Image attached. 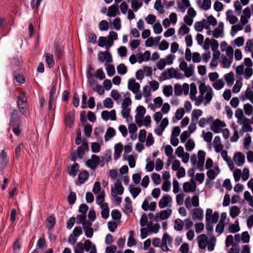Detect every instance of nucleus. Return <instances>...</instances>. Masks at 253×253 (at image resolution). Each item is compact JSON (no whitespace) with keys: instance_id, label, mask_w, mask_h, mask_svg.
<instances>
[{"instance_id":"nucleus-1","label":"nucleus","mask_w":253,"mask_h":253,"mask_svg":"<svg viewBox=\"0 0 253 253\" xmlns=\"http://www.w3.org/2000/svg\"><path fill=\"white\" fill-rule=\"evenodd\" d=\"M172 78L183 79L184 78V76L178 70H175L173 68L171 67L165 70L162 73L159 78V81H163Z\"/></svg>"},{"instance_id":"nucleus-2","label":"nucleus","mask_w":253,"mask_h":253,"mask_svg":"<svg viewBox=\"0 0 253 253\" xmlns=\"http://www.w3.org/2000/svg\"><path fill=\"white\" fill-rule=\"evenodd\" d=\"M27 97L24 93H21L18 97L17 105L19 111L24 115L26 113L27 108Z\"/></svg>"},{"instance_id":"nucleus-3","label":"nucleus","mask_w":253,"mask_h":253,"mask_svg":"<svg viewBox=\"0 0 253 253\" xmlns=\"http://www.w3.org/2000/svg\"><path fill=\"white\" fill-rule=\"evenodd\" d=\"M172 212L170 209H167L166 210H163L160 212L156 214L154 218V221L158 222L160 219L165 220L169 217Z\"/></svg>"},{"instance_id":"nucleus-4","label":"nucleus","mask_w":253,"mask_h":253,"mask_svg":"<svg viewBox=\"0 0 253 253\" xmlns=\"http://www.w3.org/2000/svg\"><path fill=\"white\" fill-rule=\"evenodd\" d=\"M98 59L101 63L104 61H106L107 63H111L113 61L111 53L107 50L99 52L98 54Z\"/></svg>"},{"instance_id":"nucleus-5","label":"nucleus","mask_w":253,"mask_h":253,"mask_svg":"<svg viewBox=\"0 0 253 253\" xmlns=\"http://www.w3.org/2000/svg\"><path fill=\"white\" fill-rule=\"evenodd\" d=\"M100 161V158L95 155H92L91 159L88 160L86 162V166L92 169H95L98 165Z\"/></svg>"},{"instance_id":"nucleus-6","label":"nucleus","mask_w":253,"mask_h":253,"mask_svg":"<svg viewBox=\"0 0 253 253\" xmlns=\"http://www.w3.org/2000/svg\"><path fill=\"white\" fill-rule=\"evenodd\" d=\"M88 149H89V147H88V145L87 142L86 141H84V140L83 141V143L81 145V146H79L78 147V149L77 150L78 157L80 159H82L85 154V152L86 151H87L88 150Z\"/></svg>"},{"instance_id":"nucleus-7","label":"nucleus","mask_w":253,"mask_h":253,"mask_svg":"<svg viewBox=\"0 0 253 253\" xmlns=\"http://www.w3.org/2000/svg\"><path fill=\"white\" fill-rule=\"evenodd\" d=\"M140 84L135 82L134 79H131L128 80L127 88L133 93H137L140 89Z\"/></svg>"},{"instance_id":"nucleus-8","label":"nucleus","mask_w":253,"mask_h":253,"mask_svg":"<svg viewBox=\"0 0 253 253\" xmlns=\"http://www.w3.org/2000/svg\"><path fill=\"white\" fill-rule=\"evenodd\" d=\"M102 118L105 121L110 119L112 121L117 120L116 111L115 110H111L110 112L107 110L103 111L101 113Z\"/></svg>"},{"instance_id":"nucleus-9","label":"nucleus","mask_w":253,"mask_h":253,"mask_svg":"<svg viewBox=\"0 0 253 253\" xmlns=\"http://www.w3.org/2000/svg\"><path fill=\"white\" fill-rule=\"evenodd\" d=\"M168 124L169 120L168 118H165L163 119L161 122L160 125L155 130V132L156 134L161 136Z\"/></svg>"},{"instance_id":"nucleus-10","label":"nucleus","mask_w":253,"mask_h":253,"mask_svg":"<svg viewBox=\"0 0 253 253\" xmlns=\"http://www.w3.org/2000/svg\"><path fill=\"white\" fill-rule=\"evenodd\" d=\"M196 188V184L194 180H191L190 182H185L183 185V191L186 193L194 192L195 191Z\"/></svg>"},{"instance_id":"nucleus-11","label":"nucleus","mask_w":253,"mask_h":253,"mask_svg":"<svg viewBox=\"0 0 253 253\" xmlns=\"http://www.w3.org/2000/svg\"><path fill=\"white\" fill-rule=\"evenodd\" d=\"M208 22L203 19L201 21L196 22L194 24L195 29L197 32H202L204 28L208 30Z\"/></svg>"},{"instance_id":"nucleus-12","label":"nucleus","mask_w":253,"mask_h":253,"mask_svg":"<svg viewBox=\"0 0 253 253\" xmlns=\"http://www.w3.org/2000/svg\"><path fill=\"white\" fill-rule=\"evenodd\" d=\"M192 212V217L193 220L201 221L203 219V211L201 209H194Z\"/></svg>"},{"instance_id":"nucleus-13","label":"nucleus","mask_w":253,"mask_h":253,"mask_svg":"<svg viewBox=\"0 0 253 253\" xmlns=\"http://www.w3.org/2000/svg\"><path fill=\"white\" fill-rule=\"evenodd\" d=\"M84 248L86 252H89V253H97L95 245L89 240L85 241Z\"/></svg>"},{"instance_id":"nucleus-14","label":"nucleus","mask_w":253,"mask_h":253,"mask_svg":"<svg viewBox=\"0 0 253 253\" xmlns=\"http://www.w3.org/2000/svg\"><path fill=\"white\" fill-rule=\"evenodd\" d=\"M206 153L204 151L200 150L198 153V161L197 162L198 167L200 168L201 171L204 170L203 166L204 165Z\"/></svg>"},{"instance_id":"nucleus-15","label":"nucleus","mask_w":253,"mask_h":253,"mask_svg":"<svg viewBox=\"0 0 253 253\" xmlns=\"http://www.w3.org/2000/svg\"><path fill=\"white\" fill-rule=\"evenodd\" d=\"M234 161L236 165L241 166L245 163V156L242 153L237 152L234 155Z\"/></svg>"},{"instance_id":"nucleus-16","label":"nucleus","mask_w":253,"mask_h":253,"mask_svg":"<svg viewBox=\"0 0 253 253\" xmlns=\"http://www.w3.org/2000/svg\"><path fill=\"white\" fill-rule=\"evenodd\" d=\"M9 161L8 157L4 150H2L0 153V169H3L7 165Z\"/></svg>"},{"instance_id":"nucleus-17","label":"nucleus","mask_w":253,"mask_h":253,"mask_svg":"<svg viewBox=\"0 0 253 253\" xmlns=\"http://www.w3.org/2000/svg\"><path fill=\"white\" fill-rule=\"evenodd\" d=\"M171 202V197L169 195H166L160 199L159 202V206L160 208L163 209L166 208Z\"/></svg>"},{"instance_id":"nucleus-18","label":"nucleus","mask_w":253,"mask_h":253,"mask_svg":"<svg viewBox=\"0 0 253 253\" xmlns=\"http://www.w3.org/2000/svg\"><path fill=\"white\" fill-rule=\"evenodd\" d=\"M79 165L77 163H74L71 166L68 168L67 172L69 174L74 177L77 175L79 171Z\"/></svg>"},{"instance_id":"nucleus-19","label":"nucleus","mask_w":253,"mask_h":253,"mask_svg":"<svg viewBox=\"0 0 253 253\" xmlns=\"http://www.w3.org/2000/svg\"><path fill=\"white\" fill-rule=\"evenodd\" d=\"M74 113L72 112H68L65 116L64 121L66 125L70 127H72L73 122L74 121Z\"/></svg>"},{"instance_id":"nucleus-20","label":"nucleus","mask_w":253,"mask_h":253,"mask_svg":"<svg viewBox=\"0 0 253 253\" xmlns=\"http://www.w3.org/2000/svg\"><path fill=\"white\" fill-rule=\"evenodd\" d=\"M208 237L205 234H201L198 236V246L200 249H205L207 246Z\"/></svg>"},{"instance_id":"nucleus-21","label":"nucleus","mask_w":253,"mask_h":253,"mask_svg":"<svg viewBox=\"0 0 253 253\" xmlns=\"http://www.w3.org/2000/svg\"><path fill=\"white\" fill-rule=\"evenodd\" d=\"M89 176V173L86 170L81 171L78 177V180L80 184H83Z\"/></svg>"},{"instance_id":"nucleus-22","label":"nucleus","mask_w":253,"mask_h":253,"mask_svg":"<svg viewBox=\"0 0 253 253\" xmlns=\"http://www.w3.org/2000/svg\"><path fill=\"white\" fill-rule=\"evenodd\" d=\"M101 208L102 209L101 212L102 217L104 219H107L109 216V213L108 204L104 203L101 205Z\"/></svg>"},{"instance_id":"nucleus-23","label":"nucleus","mask_w":253,"mask_h":253,"mask_svg":"<svg viewBox=\"0 0 253 253\" xmlns=\"http://www.w3.org/2000/svg\"><path fill=\"white\" fill-rule=\"evenodd\" d=\"M119 11V7L117 5H113L108 8L107 15L109 17H115Z\"/></svg>"},{"instance_id":"nucleus-24","label":"nucleus","mask_w":253,"mask_h":253,"mask_svg":"<svg viewBox=\"0 0 253 253\" xmlns=\"http://www.w3.org/2000/svg\"><path fill=\"white\" fill-rule=\"evenodd\" d=\"M116 192L117 195H121L123 194L124 192V187L121 184V183L119 182V180L118 179L117 182H115L114 184V188H113Z\"/></svg>"},{"instance_id":"nucleus-25","label":"nucleus","mask_w":253,"mask_h":253,"mask_svg":"<svg viewBox=\"0 0 253 253\" xmlns=\"http://www.w3.org/2000/svg\"><path fill=\"white\" fill-rule=\"evenodd\" d=\"M116 134L115 130L111 127H109L106 132L104 139L105 141H108L109 140H110L112 137H113L114 136H115Z\"/></svg>"},{"instance_id":"nucleus-26","label":"nucleus","mask_w":253,"mask_h":253,"mask_svg":"<svg viewBox=\"0 0 253 253\" xmlns=\"http://www.w3.org/2000/svg\"><path fill=\"white\" fill-rule=\"evenodd\" d=\"M123 146L121 143L116 144L115 145V159H117L120 157V155L123 151Z\"/></svg>"},{"instance_id":"nucleus-27","label":"nucleus","mask_w":253,"mask_h":253,"mask_svg":"<svg viewBox=\"0 0 253 253\" xmlns=\"http://www.w3.org/2000/svg\"><path fill=\"white\" fill-rule=\"evenodd\" d=\"M221 62L223 64V67L228 68H229L233 59L231 58H228L224 55H222L221 57Z\"/></svg>"},{"instance_id":"nucleus-28","label":"nucleus","mask_w":253,"mask_h":253,"mask_svg":"<svg viewBox=\"0 0 253 253\" xmlns=\"http://www.w3.org/2000/svg\"><path fill=\"white\" fill-rule=\"evenodd\" d=\"M142 2L140 0H131V7L132 9L136 12L141 7Z\"/></svg>"},{"instance_id":"nucleus-29","label":"nucleus","mask_w":253,"mask_h":253,"mask_svg":"<svg viewBox=\"0 0 253 253\" xmlns=\"http://www.w3.org/2000/svg\"><path fill=\"white\" fill-rule=\"evenodd\" d=\"M202 114V111L200 109H195L194 110L192 113V122H197L198 118L200 116H201Z\"/></svg>"},{"instance_id":"nucleus-30","label":"nucleus","mask_w":253,"mask_h":253,"mask_svg":"<svg viewBox=\"0 0 253 253\" xmlns=\"http://www.w3.org/2000/svg\"><path fill=\"white\" fill-rule=\"evenodd\" d=\"M129 236L128 239L127 245L128 247H131L136 244V242L133 238L134 232L132 230H130L129 232Z\"/></svg>"},{"instance_id":"nucleus-31","label":"nucleus","mask_w":253,"mask_h":253,"mask_svg":"<svg viewBox=\"0 0 253 253\" xmlns=\"http://www.w3.org/2000/svg\"><path fill=\"white\" fill-rule=\"evenodd\" d=\"M46 63L49 68L52 67L54 65V61L52 54L47 53L45 55Z\"/></svg>"},{"instance_id":"nucleus-32","label":"nucleus","mask_w":253,"mask_h":253,"mask_svg":"<svg viewBox=\"0 0 253 253\" xmlns=\"http://www.w3.org/2000/svg\"><path fill=\"white\" fill-rule=\"evenodd\" d=\"M240 209L237 206H233L230 209V215L232 218H235L240 213Z\"/></svg>"},{"instance_id":"nucleus-33","label":"nucleus","mask_w":253,"mask_h":253,"mask_svg":"<svg viewBox=\"0 0 253 253\" xmlns=\"http://www.w3.org/2000/svg\"><path fill=\"white\" fill-rule=\"evenodd\" d=\"M225 80L228 85H231L233 84L234 81V74L231 72L224 76Z\"/></svg>"},{"instance_id":"nucleus-34","label":"nucleus","mask_w":253,"mask_h":253,"mask_svg":"<svg viewBox=\"0 0 253 253\" xmlns=\"http://www.w3.org/2000/svg\"><path fill=\"white\" fill-rule=\"evenodd\" d=\"M229 231L230 233H236L240 230V227L238 221L235 222L234 224L230 225L228 228Z\"/></svg>"},{"instance_id":"nucleus-35","label":"nucleus","mask_w":253,"mask_h":253,"mask_svg":"<svg viewBox=\"0 0 253 253\" xmlns=\"http://www.w3.org/2000/svg\"><path fill=\"white\" fill-rule=\"evenodd\" d=\"M194 66L193 64H190L189 66L184 71L185 77L189 78L192 76Z\"/></svg>"},{"instance_id":"nucleus-36","label":"nucleus","mask_w":253,"mask_h":253,"mask_svg":"<svg viewBox=\"0 0 253 253\" xmlns=\"http://www.w3.org/2000/svg\"><path fill=\"white\" fill-rule=\"evenodd\" d=\"M24 148V144L23 143H20L15 149V154L16 158L18 159L21 155L22 150Z\"/></svg>"},{"instance_id":"nucleus-37","label":"nucleus","mask_w":253,"mask_h":253,"mask_svg":"<svg viewBox=\"0 0 253 253\" xmlns=\"http://www.w3.org/2000/svg\"><path fill=\"white\" fill-rule=\"evenodd\" d=\"M183 226V222L182 220L180 219H176L174 220V229L177 231H181L182 229Z\"/></svg>"},{"instance_id":"nucleus-38","label":"nucleus","mask_w":253,"mask_h":253,"mask_svg":"<svg viewBox=\"0 0 253 253\" xmlns=\"http://www.w3.org/2000/svg\"><path fill=\"white\" fill-rule=\"evenodd\" d=\"M117 71L120 75H125L127 72V68L123 63L119 64L117 67Z\"/></svg>"},{"instance_id":"nucleus-39","label":"nucleus","mask_w":253,"mask_h":253,"mask_svg":"<svg viewBox=\"0 0 253 253\" xmlns=\"http://www.w3.org/2000/svg\"><path fill=\"white\" fill-rule=\"evenodd\" d=\"M154 8L160 13L164 12V7L162 4L161 0H156L154 4Z\"/></svg>"},{"instance_id":"nucleus-40","label":"nucleus","mask_w":253,"mask_h":253,"mask_svg":"<svg viewBox=\"0 0 253 253\" xmlns=\"http://www.w3.org/2000/svg\"><path fill=\"white\" fill-rule=\"evenodd\" d=\"M105 66H106V71L108 75L110 77L114 76L115 74L114 66L112 65H108L107 64H105Z\"/></svg>"},{"instance_id":"nucleus-41","label":"nucleus","mask_w":253,"mask_h":253,"mask_svg":"<svg viewBox=\"0 0 253 253\" xmlns=\"http://www.w3.org/2000/svg\"><path fill=\"white\" fill-rule=\"evenodd\" d=\"M163 93L167 97H169L172 94V87L171 85H166L164 87Z\"/></svg>"},{"instance_id":"nucleus-42","label":"nucleus","mask_w":253,"mask_h":253,"mask_svg":"<svg viewBox=\"0 0 253 253\" xmlns=\"http://www.w3.org/2000/svg\"><path fill=\"white\" fill-rule=\"evenodd\" d=\"M22 117L13 120H10L9 125L11 126H21Z\"/></svg>"},{"instance_id":"nucleus-43","label":"nucleus","mask_w":253,"mask_h":253,"mask_svg":"<svg viewBox=\"0 0 253 253\" xmlns=\"http://www.w3.org/2000/svg\"><path fill=\"white\" fill-rule=\"evenodd\" d=\"M195 147V143L192 139H189L185 144L186 151L190 152L193 150Z\"/></svg>"},{"instance_id":"nucleus-44","label":"nucleus","mask_w":253,"mask_h":253,"mask_svg":"<svg viewBox=\"0 0 253 253\" xmlns=\"http://www.w3.org/2000/svg\"><path fill=\"white\" fill-rule=\"evenodd\" d=\"M46 221L47 222V226L48 227V229L50 230L54 227L55 224V219L53 216H50L47 217Z\"/></svg>"},{"instance_id":"nucleus-45","label":"nucleus","mask_w":253,"mask_h":253,"mask_svg":"<svg viewBox=\"0 0 253 253\" xmlns=\"http://www.w3.org/2000/svg\"><path fill=\"white\" fill-rule=\"evenodd\" d=\"M245 113L247 115H251L253 111V107L249 103H247L244 106Z\"/></svg>"},{"instance_id":"nucleus-46","label":"nucleus","mask_w":253,"mask_h":253,"mask_svg":"<svg viewBox=\"0 0 253 253\" xmlns=\"http://www.w3.org/2000/svg\"><path fill=\"white\" fill-rule=\"evenodd\" d=\"M84 245L81 242L78 243L74 248L75 253H84Z\"/></svg>"},{"instance_id":"nucleus-47","label":"nucleus","mask_w":253,"mask_h":253,"mask_svg":"<svg viewBox=\"0 0 253 253\" xmlns=\"http://www.w3.org/2000/svg\"><path fill=\"white\" fill-rule=\"evenodd\" d=\"M230 12V10L226 12L227 18L230 24H234L237 21L238 18L235 15H229L228 14Z\"/></svg>"},{"instance_id":"nucleus-48","label":"nucleus","mask_w":253,"mask_h":253,"mask_svg":"<svg viewBox=\"0 0 253 253\" xmlns=\"http://www.w3.org/2000/svg\"><path fill=\"white\" fill-rule=\"evenodd\" d=\"M151 177L155 185H158L161 183V176L159 174L154 173L152 174Z\"/></svg>"},{"instance_id":"nucleus-49","label":"nucleus","mask_w":253,"mask_h":253,"mask_svg":"<svg viewBox=\"0 0 253 253\" xmlns=\"http://www.w3.org/2000/svg\"><path fill=\"white\" fill-rule=\"evenodd\" d=\"M224 84L223 82L221 80H217L212 86L216 90H219L223 87Z\"/></svg>"},{"instance_id":"nucleus-50","label":"nucleus","mask_w":253,"mask_h":253,"mask_svg":"<svg viewBox=\"0 0 253 253\" xmlns=\"http://www.w3.org/2000/svg\"><path fill=\"white\" fill-rule=\"evenodd\" d=\"M109 28V24L106 20H102L99 23V29L101 31H107Z\"/></svg>"},{"instance_id":"nucleus-51","label":"nucleus","mask_w":253,"mask_h":253,"mask_svg":"<svg viewBox=\"0 0 253 253\" xmlns=\"http://www.w3.org/2000/svg\"><path fill=\"white\" fill-rule=\"evenodd\" d=\"M21 249V244L18 239L14 242L13 246V253H19Z\"/></svg>"},{"instance_id":"nucleus-52","label":"nucleus","mask_w":253,"mask_h":253,"mask_svg":"<svg viewBox=\"0 0 253 253\" xmlns=\"http://www.w3.org/2000/svg\"><path fill=\"white\" fill-rule=\"evenodd\" d=\"M203 138L207 142H211L212 138V134L211 132H205L204 131H203Z\"/></svg>"},{"instance_id":"nucleus-53","label":"nucleus","mask_w":253,"mask_h":253,"mask_svg":"<svg viewBox=\"0 0 253 253\" xmlns=\"http://www.w3.org/2000/svg\"><path fill=\"white\" fill-rule=\"evenodd\" d=\"M207 21L208 22V30L210 29V25L215 26L217 24L216 19L212 16L211 15L208 18Z\"/></svg>"},{"instance_id":"nucleus-54","label":"nucleus","mask_w":253,"mask_h":253,"mask_svg":"<svg viewBox=\"0 0 253 253\" xmlns=\"http://www.w3.org/2000/svg\"><path fill=\"white\" fill-rule=\"evenodd\" d=\"M68 202L70 205H73L76 200V195L74 192H71L68 197Z\"/></svg>"},{"instance_id":"nucleus-55","label":"nucleus","mask_w":253,"mask_h":253,"mask_svg":"<svg viewBox=\"0 0 253 253\" xmlns=\"http://www.w3.org/2000/svg\"><path fill=\"white\" fill-rule=\"evenodd\" d=\"M113 101L110 98H107L103 101L104 106L106 108H111L113 106Z\"/></svg>"},{"instance_id":"nucleus-56","label":"nucleus","mask_w":253,"mask_h":253,"mask_svg":"<svg viewBox=\"0 0 253 253\" xmlns=\"http://www.w3.org/2000/svg\"><path fill=\"white\" fill-rule=\"evenodd\" d=\"M242 85V83L240 81H237L235 84L233 86L232 91L234 93H238L240 91Z\"/></svg>"},{"instance_id":"nucleus-57","label":"nucleus","mask_w":253,"mask_h":253,"mask_svg":"<svg viewBox=\"0 0 253 253\" xmlns=\"http://www.w3.org/2000/svg\"><path fill=\"white\" fill-rule=\"evenodd\" d=\"M113 29H115L117 30H119L121 28V20L120 18L117 17L116 18L113 22Z\"/></svg>"},{"instance_id":"nucleus-58","label":"nucleus","mask_w":253,"mask_h":253,"mask_svg":"<svg viewBox=\"0 0 253 253\" xmlns=\"http://www.w3.org/2000/svg\"><path fill=\"white\" fill-rule=\"evenodd\" d=\"M156 16L154 15L149 14L145 18L146 22L149 24L152 25L156 21Z\"/></svg>"},{"instance_id":"nucleus-59","label":"nucleus","mask_w":253,"mask_h":253,"mask_svg":"<svg viewBox=\"0 0 253 253\" xmlns=\"http://www.w3.org/2000/svg\"><path fill=\"white\" fill-rule=\"evenodd\" d=\"M104 196L105 195L104 192L101 193L97 195L96 199V202L98 205L101 206V205L104 203L103 202L104 201Z\"/></svg>"},{"instance_id":"nucleus-60","label":"nucleus","mask_w":253,"mask_h":253,"mask_svg":"<svg viewBox=\"0 0 253 253\" xmlns=\"http://www.w3.org/2000/svg\"><path fill=\"white\" fill-rule=\"evenodd\" d=\"M245 96L253 104V91L250 88H248L246 90Z\"/></svg>"},{"instance_id":"nucleus-61","label":"nucleus","mask_w":253,"mask_h":253,"mask_svg":"<svg viewBox=\"0 0 253 253\" xmlns=\"http://www.w3.org/2000/svg\"><path fill=\"white\" fill-rule=\"evenodd\" d=\"M190 133L188 131L185 130L183 131L180 136V141L182 142H184L190 137Z\"/></svg>"},{"instance_id":"nucleus-62","label":"nucleus","mask_w":253,"mask_h":253,"mask_svg":"<svg viewBox=\"0 0 253 253\" xmlns=\"http://www.w3.org/2000/svg\"><path fill=\"white\" fill-rule=\"evenodd\" d=\"M111 216L113 219L119 220L121 217V214L119 211L114 210L112 211Z\"/></svg>"},{"instance_id":"nucleus-63","label":"nucleus","mask_w":253,"mask_h":253,"mask_svg":"<svg viewBox=\"0 0 253 253\" xmlns=\"http://www.w3.org/2000/svg\"><path fill=\"white\" fill-rule=\"evenodd\" d=\"M91 148L92 152L93 153H98L100 150V145L97 142H93L91 144Z\"/></svg>"},{"instance_id":"nucleus-64","label":"nucleus","mask_w":253,"mask_h":253,"mask_svg":"<svg viewBox=\"0 0 253 253\" xmlns=\"http://www.w3.org/2000/svg\"><path fill=\"white\" fill-rule=\"evenodd\" d=\"M213 8L215 11L219 12L222 10L223 5L221 2L216 1L214 3Z\"/></svg>"}]
</instances>
